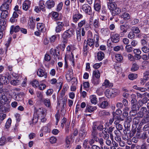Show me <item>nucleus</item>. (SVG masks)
Returning <instances> with one entry per match:
<instances>
[{"label":"nucleus","instance_id":"1","mask_svg":"<svg viewBox=\"0 0 149 149\" xmlns=\"http://www.w3.org/2000/svg\"><path fill=\"white\" fill-rule=\"evenodd\" d=\"M45 109L43 108L38 109L35 108L34 113L33 114L32 121L33 123H36L39 119L41 120L42 122H45L47 119L45 118Z\"/></svg>","mask_w":149,"mask_h":149},{"label":"nucleus","instance_id":"2","mask_svg":"<svg viewBox=\"0 0 149 149\" xmlns=\"http://www.w3.org/2000/svg\"><path fill=\"white\" fill-rule=\"evenodd\" d=\"M3 85L0 83V112H3V104L7 102L8 98L5 95L6 89L2 88Z\"/></svg>","mask_w":149,"mask_h":149},{"label":"nucleus","instance_id":"3","mask_svg":"<svg viewBox=\"0 0 149 149\" xmlns=\"http://www.w3.org/2000/svg\"><path fill=\"white\" fill-rule=\"evenodd\" d=\"M94 42L96 47L99 46V37L97 35L95 34L94 35L93 39L91 38H88L87 39V43L91 49L94 48Z\"/></svg>","mask_w":149,"mask_h":149},{"label":"nucleus","instance_id":"4","mask_svg":"<svg viewBox=\"0 0 149 149\" xmlns=\"http://www.w3.org/2000/svg\"><path fill=\"white\" fill-rule=\"evenodd\" d=\"M86 126L85 123H83L81 126L80 130L79 131V136L81 139H84L87 134V132Z\"/></svg>","mask_w":149,"mask_h":149},{"label":"nucleus","instance_id":"5","mask_svg":"<svg viewBox=\"0 0 149 149\" xmlns=\"http://www.w3.org/2000/svg\"><path fill=\"white\" fill-rule=\"evenodd\" d=\"M12 0H4L3 4L0 7L1 11H8L10 8V5Z\"/></svg>","mask_w":149,"mask_h":149},{"label":"nucleus","instance_id":"6","mask_svg":"<svg viewBox=\"0 0 149 149\" xmlns=\"http://www.w3.org/2000/svg\"><path fill=\"white\" fill-rule=\"evenodd\" d=\"M81 8L86 14L89 15H91L92 14L91 8L88 4H84L81 6Z\"/></svg>","mask_w":149,"mask_h":149},{"label":"nucleus","instance_id":"7","mask_svg":"<svg viewBox=\"0 0 149 149\" xmlns=\"http://www.w3.org/2000/svg\"><path fill=\"white\" fill-rule=\"evenodd\" d=\"M74 33V30L72 28H71L65 31L62 35L69 38L72 37Z\"/></svg>","mask_w":149,"mask_h":149},{"label":"nucleus","instance_id":"8","mask_svg":"<svg viewBox=\"0 0 149 149\" xmlns=\"http://www.w3.org/2000/svg\"><path fill=\"white\" fill-rule=\"evenodd\" d=\"M57 25L55 28V31L57 33H59L64 30V23L63 22H58L56 23Z\"/></svg>","mask_w":149,"mask_h":149},{"label":"nucleus","instance_id":"9","mask_svg":"<svg viewBox=\"0 0 149 149\" xmlns=\"http://www.w3.org/2000/svg\"><path fill=\"white\" fill-rule=\"evenodd\" d=\"M100 26L99 20L97 19H95L93 21L92 28L97 33H98L100 29Z\"/></svg>","mask_w":149,"mask_h":149},{"label":"nucleus","instance_id":"10","mask_svg":"<svg viewBox=\"0 0 149 149\" xmlns=\"http://www.w3.org/2000/svg\"><path fill=\"white\" fill-rule=\"evenodd\" d=\"M111 39L112 42L116 43L120 40L119 34L111 32Z\"/></svg>","mask_w":149,"mask_h":149},{"label":"nucleus","instance_id":"11","mask_svg":"<svg viewBox=\"0 0 149 149\" xmlns=\"http://www.w3.org/2000/svg\"><path fill=\"white\" fill-rule=\"evenodd\" d=\"M37 74L38 76L40 77H44L46 78L47 76V73L44 69L39 68L37 71Z\"/></svg>","mask_w":149,"mask_h":149},{"label":"nucleus","instance_id":"12","mask_svg":"<svg viewBox=\"0 0 149 149\" xmlns=\"http://www.w3.org/2000/svg\"><path fill=\"white\" fill-rule=\"evenodd\" d=\"M72 138V134H70L69 136H67L65 139V147L68 148L70 146L71 141Z\"/></svg>","mask_w":149,"mask_h":149},{"label":"nucleus","instance_id":"13","mask_svg":"<svg viewBox=\"0 0 149 149\" xmlns=\"http://www.w3.org/2000/svg\"><path fill=\"white\" fill-rule=\"evenodd\" d=\"M55 5V2L53 0H48L45 3V5L47 8L51 9L53 8Z\"/></svg>","mask_w":149,"mask_h":149},{"label":"nucleus","instance_id":"14","mask_svg":"<svg viewBox=\"0 0 149 149\" xmlns=\"http://www.w3.org/2000/svg\"><path fill=\"white\" fill-rule=\"evenodd\" d=\"M31 2L29 0H25L23 3V9L25 10H27L30 7Z\"/></svg>","mask_w":149,"mask_h":149},{"label":"nucleus","instance_id":"15","mask_svg":"<svg viewBox=\"0 0 149 149\" xmlns=\"http://www.w3.org/2000/svg\"><path fill=\"white\" fill-rule=\"evenodd\" d=\"M83 17V15L79 13L75 14L73 15V21L74 22H77L79 20L82 19Z\"/></svg>","mask_w":149,"mask_h":149},{"label":"nucleus","instance_id":"16","mask_svg":"<svg viewBox=\"0 0 149 149\" xmlns=\"http://www.w3.org/2000/svg\"><path fill=\"white\" fill-rule=\"evenodd\" d=\"M147 111V109L146 107H143L141 108L140 111L138 112V115L139 117L142 118Z\"/></svg>","mask_w":149,"mask_h":149},{"label":"nucleus","instance_id":"17","mask_svg":"<svg viewBox=\"0 0 149 149\" xmlns=\"http://www.w3.org/2000/svg\"><path fill=\"white\" fill-rule=\"evenodd\" d=\"M9 82V79L8 77L5 76H2L0 78V83L3 85L7 84Z\"/></svg>","mask_w":149,"mask_h":149},{"label":"nucleus","instance_id":"18","mask_svg":"<svg viewBox=\"0 0 149 149\" xmlns=\"http://www.w3.org/2000/svg\"><path fill=\"white\" fill-rule=\"evenodd\" d=\"M96 125H95V123L94 124V126L93 127V130L91 134L92 137L95 139L97 137V136L98 132H97L96 128Z\"/></svg>","mask_w":149,"mask_h":149},{"label":"nucleus","instance_id":"19","mask_svg":"<svg viewBox=\"0 0 149 149\" xmlns=\"http://www.w3.org/2000/svg\"><path fill=\"white\" fill-rule=\"evenodd\" d=\"M45 28V24L42 23H38L37 24V28L39 31L43 32Z\"/></svg>","mask_w":149,"mask_h":149},{"label":"nucleus","instance_id":"20","mask_svg":"<svg viewBox=\"0 0 149 149\" xmlns=\"http://www.w3.org/2000/svg\"><path fill=\"white\" fill-rule=\"evenodd\" d=\"M117 7L116 4L114 2H111L108 3V7L111 11H113L115 8Z\"/></svg>","mask_w":149,"mask_h":149},{"label":"nucleus","instance_id":"21","mask_svg":"<svg viewBox=\"0 0 149 149\" xmlns=\"http://www.w3.org/2000/svg\"><path fill=\"white\" fill-rule=\"evenodd\" d=\"M97 59L99 61H102L104 57V54L103 52L100 51L97 54Z\"/></svg>","mask_w":149,"mask_h":149},{"label":"nucleus","instance_id":"22","mask_svg":"<svg viewBox=\"0 0 149 149\" xmlns=\"http://www.w3.org/2000/svg\"><path fill=\"white\" fill-rule=\"evenodd\" d=\"M104 94L106 97L108 98L113 97V96L112 95L111 88H109L106 90L104 92Z\"/></svg>","mask_w":149,"mask_h":149},{"label":"nucleus","instance_id":"23","mask_svg":"<svg viewBox=\"0 0 149 149\" xmlns=\"http://www.w3.org/2000/svg\"><path fill=\"white\" fill-rule=\"evenodd\" d=\"M97 109L96 107H93L89 105H87L86 107V111H87L91 113Z\"/></svg>","mask_w":149,"mask_h":149},{"label":"nucleus","instance_id":"24","mask_svg":"<svg viewBox=\"0 0 149 149\" xmlns=\"http://www.w3.org/2000/svg\"><path fill=\"white\" fill-rule=\"evenodd\" d=\"M100 32L103 35L106 36L109 35L110 31L108 29L103 28L101 29Z\"/></svg>","mask_w":149,"mask_h":149},{"label":"nucleus","instance_id":"25","mask_svg":"<svg viewBox=\"0 0 149 149\" xmlns=\"http://www.w3.org/2000/svg\"><path fill=\"white\" fill-rule=\"evenodd\" d=\"M102 86L103 87L104 86L105 87L110 88L113 86V84L112 83H110L108 80L106 79L103 83Z\"/></svg>","mask_w":149,"mask_h":149},{"label":"nucleus","instance_id":"26","mask_svg":"<svg viewBox=\"0 0 149 149\" xmlns=\"http://www.w3.org/2000/svg\"><path fill=\"white\" fill-rule=\"evenodd\" d=\"M140 108V106H139L137 104H133L132 107V111L134 113H135L139 110Z\"/></svg>","mask_w":149,"mask_h":149},{"label":"nucleus","instance_id":"27","mask_svg":"<svg viewBox=\"0 0 149 149\" xmlns=\"http://www.w3.org/2000/svg\"><path fill=\"white\" fill-rule=\"evenodd\" d=\"M2 12L1 13L0 17L1 19H6L8 17V11H1Z\"/></svg>","mask_w":149,"mask_h":149},{"label":"nucleus","instance_id":"28","mask_svg":"<svg viewBox=\"0 0 149 149\" xmlns=\"http://www.w3.org/2000/svg\"><path fill=\"white\" fill-rule=\"evenodd\" d=\"M91 102L92 103L95 104L97 102V99L95 95H91L90 97Z\"/></svg>","mask_w":149,"mask_h":149},{"label":"nucleus","instance_id":"29","mask_svg":"<svg viewBox=\"0 0 149 149\" xmlns=\"http://www.w3.org/2000/svg\"><path fill=\"white\" fill-rule=\"evenodd\" d=\"M100 77V72L98 70H95L93 71L92 77H95L96 78H99Z\"/></svg>","mask_w":149,"mask_h":149},{"label":"nucleus","instance_id":"30","mask_svg":"<svg viewBox=\"0 0 149 149\" xmlns=\"http://www.w3.org/2000/svg\"><path fill=\"white\" fill-rule=\"evenodd\" d=\"M91 82L94 85H97L99 84L100 83L99 78L92 77L91 80Z\"/></svg>","mask_w":149,"mask_h":149},{"label":"nucleus","instance_id":"31","mask_svg":"<svg viewBox=\"0 0 149 149\" xmlns=\"http://www.w3.org/2000/svg\"><path fill=\"white\" fill-rule=\"evenodd\" d=\"M115 57L116 60L118 62H121L123 61V57L120 54H116Z\"/></svg>","mask_w":149,"mask_h":149},{"label":"nucleus","instance_id":"32","mask_svg":"<svg viewBox=\"0 0 149 149\" xmlns=\"http://www.w3.org/2000/svg\"><path fill=\"white\" fill-rule=\"evenodd\" d=\"M133 88L134 89L138 90L141 92H145L147 91L146 88H145L139 87L136 85L133 86Z\"/></svg>","mask_w":149,"mask_h":149},{"label":"nucleus","instance_id":"33","mask_svg":"<svg viewBox=\"0 0 149 149\" xmlns=\"http://www.w3.org/2000/svg\"><path fill=\"white\" fill-rule=\"evenodd\" d=\"M92 24V21L91 20H90L89 23L87 22L84 26V27L82 28L85 29L86 31H87L89 29L91 25Z\"/></svg>","mask_w":149,"mask_h":149},{"label":"nucleus","instance_id":"34","mask_svg":"<svg viewBox=\"0 0 149 149\" xmlns=\"http://www.w3.org/2000/svg\"><path fill=\"white\" fill-rule=\"evenodd\" d=\"M125 51L128 53L132 52L133 49V47L130 45H126L125 47Z\"/></svg>","mask_w":149,"mask_h":149},{"label":"nucleus","instance_id":"35","mask_svg":"<svg viewBox=\"0 0 149 149\" xmlns=\"http://www.w3.org/2000/svg\"><path fill=\"white\" fill-rule=\"evenodd\" d=\"M121 11L120 9L118 7H116L112 12L113 16L118 15L120 13Z\"/></svg>","mask_w":149,"mask_h":149},{"label":"nucleus","instance_id":"36","mask_svg":"<svg viewBox=\"0 0 149 149\" xmlns=\"http://www.w3.org/2000/svg\"><path fill=\"white\" fill-rule=\"evenodd\" d=\"M43 102L44 104L48 107H50L51 103L50 100L48 98H44L43 99Z\"/></svg>","mask_w":149,"mask_h":149},{"label":"nucleus","instance_id":"37","mask_svg":"<svg viewBox=\"0 0 149 149\" xmlns=\"http://www.w3.org/2000/svg\"><path fill=\"white\" fill-rule=\"evenodd\" d=\"M121 17L125 20H127L130 19V15L128 13L125 12L121 15Z\"/></svg>","mask_w":149,"mask_h":149},{"label":"nucleus","instance_id":"38","mask_svg":"<svg viewBox=\"0 0 149 149\" xmlns=\"http://www.w3.org/2000/svg\"><path fill=\"white\" fill-rule=\"evenodd\" d=\"M104 89L103 87H100L97 89L96 93L98 95H101L103 94Z\"/></svg>","mask_w":149,"mask_h":149},{"label":"nucleus","instance_id":"39","mask_svg":"<svg viewBox=\"0 0 149 149\" xmlns=\"http://www.w3.org/2000/svg\"><path fill=\"white\" fill-rule=\"evenodd\" d=\"M52 18L55 20H56L58 19L59 15L58 12L53 11L52 12Z\"/></svg>","mask_w":149,"mask_h":149},{"label":"nucleus","instance_id":"40","mask_svg":"<svg viewBox=\"0 0 149 149\" xmlns=\"http://www.w3.org/2000/svg\"><path fill=\"white\" fill-rule=\"evenodd\" d=\"M95 141L96 142H98L101 146V147H102L104 145V140L102 138H99L97 137L95 139Z\"/></svg>","mask_w":149,"mask_h":149},{"label":"nucleus","instance_id":"41","mask_svg":"<svg viewBox=\"0 0 149 149\" xmlns=\"http://www.w3.org/2000/svg\"><path fill=\"white\" fill-rule=\"evenodd\" d=\"M87 22L85 19L81 20L78 24V27L80 28H82L81 27L84 26Z\"/></svg>","mask_w":149,"mask_h":149},{"label":"nucleus","instance_id":"42","mask_svg":"<svg viewBox=\"0 0 149 149\" xmlns=\"http://www.w3.org/2000/svg\"><path fill=\"white\" fill-rule=\"evenodd\" d=\"M83 146L85 149H90V147L88 144V139H86L84 140L83 143Z\"/></svg>","mask_w":149,"mask_h":149},{"label":"nucleus","instance_id":"43","mask_svg":"<svg viewBox=\"0 0 149 149\" xmlns=\"http://www.w3.org/2000/svg\"><path fill=\"white\" fill-rule=\"evenodd\" d=\"M124 126L125 128L127 127V129H126L124 131V132L125 134H128V135H130V130L128 129L129 127L128 124H127V123H125ZM129 127H130V125H129Z\"/></svg>","mask_w":149,"mask_h":149},{"label":"nucleus","instance_id":"44","mask_svg":"<svg viewBox=\"0 0 149 149\" xmlns=\"http://www.w3.org/2000/svg\"><path fill=\"white\" fill-rule=\"evenodd\" d=\"M7 51V48L3 49L2 48L0 49V55L3 57L6 55V52Z\"/></svg>","mask_w":149,"mask_h":149},{"label":"nucleus","instance_id":"45","mask_svg":"<svg viewBox=\"0 0 149 149\" xmlns=\"http://www.w3.org/2000/svg\"><path fill=\"white\" fill-rule=\"evenodd\" d=\"M44 3L45 1L42 0H40L39 1V7L42 11L44 10Z\"/></svg>","mask_w":149,"mask_h":149},{"label":"nucleus","instance_id":"46","mask_svg":"<svg viewBox=\"0 0 149 149\" xmlns=\"http://www.w3.org/2000/svg\"><path fill=\"white\" fill-rule=\"evenodd\" d=\"M123 49L124 48L122 45L117 46L114 47L113 48V51L116 52H118L120 51V50H123Z\"/></svg>","mask_w":149,"mask_h":149},{"label":"nucleus","instance_id":"47","mask_svg":"<svg viewBox=\"0 0 149 149\" xmlns=\"http://www.w3.org/2000/svg\"><path fill=\"white\" fill-rule=\"evenodd\" d=\"M118 121V120L117 121H115L114 122V123L116 124V128L117 129V130L120 131L123 129V126L121 124L118 123H119Z\"/></svg>","mask_w":149,"mask_h":149},{"label":"nucleus","instance_id":"48","mask_svg":"<svg viewBox=\"0 0 149 149\" xmlns=\"http://www.w3.org/2000/svg\"><path fill=\"white\" fill-rule=\"evenodd\" d=\"M30 22H29L28 23L29 27L31 29H33L35 28V24L33 22V19H31L30 20Z\"/></svg>","mask_w":149,"mask_h":149},{"label":"nucleus","instance_id":"49","mask_svg":"<svg viewBox=\"0 0 149 149\" xmlns=\"http://www.w3.org/2000/svg\"><path fill=\"white\" fill-rule=\"evenodd\" d=\"M131 30L132 31L134 32V33H139L140 32V30L139 28L136 26H133L131 28Z\"/></svg>","mask_w":149,"mask_h":149},{"label":"nucleus","instance_id":"50","mask_svg":"<svg viewBox=\"0 0 149 149\" xmlns=\"http://www.w3.org/2000/svg\"><path fill=\"white\" fill-rule=\"evenodd\" d=\"M39 84L38 81L36 79L33 80L32 83V86L35 88H37Z\"/></svg>","mask_w":149,"mask_h":149},{"label":"nucleus","instance_id":"51","mask_svg":"<svg viewBox=\"0 0 149 149\" xmlns=\"http://www.w3.org/2000/svg\"><path fill=\"white\" fill-rule=\"evenodd\" d=\"M137 77V75L135 74H130L128 76L129 78L131 80H133Z\"/></svg>","mask_w":149,"mask_h":149},{"label":"nucleus","instance_id":"52","mask_svg":"<svg viewBox=\"0 0 149 149\" xmlns=\"http://www.w3.org/2000/svg\"><path fill=\"white\" fill-rule=\"evenodd\" d=\"M41 130L43 132L45 133L49 132L50 131V129L47 126L43 127L41 128Z\"/></svg>","mask_w":149,"mask_h":149},{"label":"nucleus","instance_id":"53","mask_svg":"<svg viewBox=\"0 0 149 149\" xmlns=\"http://www.w3.org/2000/svg\"><path fill=\"white\" fill-rule=\"evenodd\" d=\"M94 8L95 10L99 11L101 8L100 4L97 3H95L94 5Z\"/></svg>","mask_w":149,"mask_h":149},{"label":"nucleus","instance_id":"54","mask_svg":"<svg viewBox=\"0 0 149 149\" xmlns=\"http://www.w3.org/2000/svg\"><path fill=\"white\" fill-rule=\"evenodd\" d=\"M108 105V103L107 101L102 102L100 104L99 106L101 108H105Z\"/></svg>","mask_w":149,"mask_h":149},{"label":"nucleus","instance_id":"55","mask_svg":"<svg viewBox=\"0 0 149 149\" xmlns=\"http://www.w3.org/2000/svg\"><path fill=\"white\" fill-rule=\"evenodd\" d=\"M20 83V81L19 80H14L10 81V84L13 86L19 85Z\"/></svg>","mask_w":149,"mask_h":149},{"label":"nucleus","instance_id":"56","mask_svg":"<svg viewBox=\"0 0 149 149\" xmlns=\"http://www.w3.org/2000/svg\"><path fill=\"white\" fill-rule=\"evenodd\" d=\"M58 53V50L56 49H54L53 48H51L50 50V54L53 56L54 58L56 55Z\"/></svg>","mask_w":149,"mask_h":149},{"label":"nucleus","instance_id":"57","mask_svg":"<svg viewBox=\"0 0 149 149\" xmlns=\"http://www.w3.org/2000/svg\"><path fill=\"white\" fill-rule=\"evenodd\" d=\"M127 26V24H124L121 25L120 26V29L121 31H123L124 32H126L127 30L126 28Z\"/></svg>","mask_w":149,"mask_h":149},{"label":"nucleus","instance_id":"58","mask_svg":"<svg viewBox=\"0 0 149 149\" xmlns=\"http://www.w3.org/2000/svg\"><path fill=\"white\" fill-rule=\"evenodd\" d=\"M11 28L13 29H14V32L15 33L17 32L20 31L21 27L18 26H15L14 25L11 26Z\"/></svg>","mask_w":149,"mask_h":149},{"label":"nucleus","instance_id":"59","mask_svg":"<svg viewBox=\"0 0 149 149\" xmlns=\"http://www.w3.org/2000/svg\"><path fill=\"white\" fill-rule=\"evenodd\" d=\"M128 37L130 39H134L135 37V35L134 32L130 31L128 34Z\"/></svg>","mask_w":149,"mask_h":149},{"label":"nucleus","instance_id":"60","mask_svg":"<svg viewBox=\"0 0 149 149\" xmlns=\"http://www.w3.org/2000/svg\"><path fill=\"white\" fill-rule=\"evenodd\" d=\"M139 68V65L136 64L134 63L133 64L131 70L132 71H135L137 70Z\"/></svg>","mask_w":149,"mask_h":149},{"label":"nucleus","instance_id":"61","mask_svg":"<svg viewBox=\"0 0 149 149\" xmlns=\"http://www.w3.org/2000/svg\"><path fill=\"white\" fill-rule=\"evenodd\" d=\"M111 90L112 95H113L114 97L118 94L119 91L117 89L115 88H111Z\"/></svg>","mask_w":149,"mask_h":149},{"label":"nucleus","instance_id":"62","mask_svg":"<svg viewBox=\"0 0 149 149\" xmlns=\"http://www.w3.org/2000/svg\"><path fill=\"white\" fill-rule=\"evenodd\" d=\"M66 79L68 82H70L71 80H75V79H74L72 78V76L69 74L67 73L66 75Z\"/></svg>","mask_w":149,"mask_h":149},{"label":"nucleus","instance_id":"63","mask_svg":"<svg viewBox=\"0 0 149 149\" xmlns=\"http://www.w3.org/2000/svg\"><path fill=\"white\" fill-rule=\"evenodd\" d=\"M11 122L12 120L10 118H9L8 120L5 125V127L6 128L8 129L10 127L11 124Z\"/></svg>","mask_w":149,"mask_h":149},{"label":"nucleus","instance_id":"64","mask_svg":"<svg viewBox=\"0 0 149 149\" xmlns=\"http://www.w3.org/2000/svg\"><path fill=\"white\" fill-rule=\"evenodd\" d=\"M142 51L144 53L149 52V48L146 46H144L141 48Z\"/></svg>","mask_w":149,"mask_h":149}]
</instances>
